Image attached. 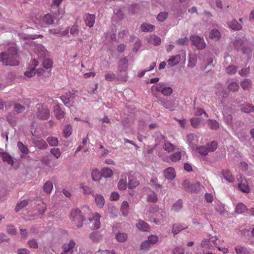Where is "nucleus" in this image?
Listing matches in <instances>:
<instances>
[{"mask_svg":"<svg viewBox=\"0 0 254 254\" xmlns=\"http://www.w3.org/2000/svg\"><path fill=\"white\" fill-rule=\"evenodd\" d=\"M1 158L4 162H7V164L10 165H13V160L11 155L6 152H3L1 154Z\"/></svg>","mask_w":254,"mask_h":254,"instance_id":"obj_26","label":"nucleus"},{"mask_svg":"<svg viewBox=\"0 0 254 254\" xmlns=\"http://www.w3.org/2000/svg\"><path fill=\"white\" fill-rule=\"evenodd\" d=\"M151 245L149 243V242L147 241H144L140 245V248L141 250H148L151 247Z\"/></svg>","mask_w":254,"mask_h":254,"instance_id":"obj_64","label":"nucleus"},{"mask_svg":"<svg viewBox=\"0 0 254 254\" xmlns=\"http://www.w3.org/2000/svg\"><path fill=\"white\" fill-rule=\"evenodd\" d=\"M127 187V180L126 179L125 180H120L118 184V188L120 190H125L126 189Z\"/></svg>","mask_w":254,"mask_h":254,"instance_id":"obj_59","label":"nucleus"},{"mask_svg":"<svg viewBox=\"0 0 254 254\" xmlns=\"http://www.w3.org/2000/svg\"><path fill=\"white\" fill-rule=\"evenodd\" d=\"M235 250L237 254H251L249 250L244 246H237Z\"/></svg>","mask_w":254,"mask_h":254,"instance_id":"obj_25","label":"nucleus"},{"mask_svg":"<svg viewBox=\"0 0 254 254\" xmlns=\"http://www.w3.org/2000/svg\"><path fill=\"white\" fill-rule=\"evenodd\" d=\"M70 96V93L62 96L61 99L65 106H68V104L69 103V98Z\"/></svg>","mask_w":254,"mask_h":254,"instance_id":"obj_60","label":"nucleus"},{"mask_svg":"<svg viewBox=\"0 0 254 254\" xmlns=\"http://www.w3.org/2000/svg\"><path fill=\"white\" fill-rule=\"evenodd\" d=\"M34 51L37 56L41 59L46 57L48 52L46 48L43 45L41 44L36 45Z\"/></svg>","mask_w":254,"mask_h":254,"instance_id":"obj_9","label":"nucleus"},{"mask_svg":"<svg viewBox=\"0 0 254 254\" xmlns=\"http://www.w3.org/2000/svg\"><path fill=\"white\" fill-rule=\"evenodd\" d=\"M101 175L104 178H110L113 175V171L109 168H104L102 170Z\"/></svg>","mask_w":254,"mask_h":254,"instance_id":"obj_36","label":"nucleus"},{"mask_svg":"<svg viewBox=\"0 0 254 254\" xmlns=\"http://www.w3.org/2000/svg\"><path fill=\"white\" fill-rule=\"evenodd\" d=\"M191 44L198 50H202L206 47V43L203 38L197 35H191L190 37Z\"/></svg>","mask_w":254,"mask_h":254,"instance_id":"obj_5","label":"nucleus"},{"mask_svg":"<svg viewBox=\"0 0 254 254\" xmlns=\"http://www.w3.org/2000/svg\"><path fill=\"white\" fill-rule=\"evenodd\" d=\"M36 115L41 120H47L50 117V111L47 106L38 104L36 105Z\"/></svg>","mask_w":254,"mask_h":254,"instance_id":"obj_3","label":"nucleus"},{"mask_svg":"<svg viewBox=\"0 0 254 254\" xmlns=\"http://www.w3.org/2000/svg\"><path fill=\"white\" fill-rule=\"evenodd\" d=\"M222 175L224 179L230 183L234 182V178L232 176L231 172L229 170L223 171Z\"/></svg>","mask_w":254,"mask_h":254,"instance_id":"obj_29","label":"nucleus"},{"mask_svg":"<svg viewBox=\"0 0 254 254\" xmlns=\"http://www.w3.org/2000/svg\"><path fill=\"white\" fill-rule=\"evenodd\" d=\"M70 33L74 36L78 35L79 34L78 26L76 25L72 26L70 28Z\"/></svg>","mask_w":254,"mask_h":254,"instance_id":"obj_63","label":"nucleus"},{"mask_svg":"<svg viewBox=\"0 0 254 254\" xmlns=\"http://www.w3.org/2000/svg\"><path fill=\"white\" fill-rule=\"evenodd\" d=\"M164 176L168 180H173L176 177V172L173 167H169L164 171Z\"/></svg>","mask_w":254,"mask_h":254,"instance_id":"obj_12","label":"nucleus"},{"mask_svg":"<svg viewBox=\"0 0 254 254\" xmlns=\"http://www.w3.org/2000/svg\"><path fill=\"white\" fill-rule=\"evenodd\" d=\"M209 127L214 130L217 129L219 127L218 123L215 120H209L208 121Z\"/></svg>","mask_w":254,"mask_h":254,"instance_id":"obj_48","label":"nucleus"},{"mask_svg":"<svg viewBox=\"0 0 254 254\" xmlns=\"http://www.w3.org/2000/svg\"><path fill=\"white\" fill-rule=\"evenodd\" d=\"M238 187L240 190L244 192L249 193L250 191L248 184L245 180H242L241 182L239 184Z\"/></svg>","mask_w":254,"mask_h":254,"instance_id":"obj_22","label":"nucleus"},{"mask_svg":"<svg viewBox=\"0 0 254 254\" xmlns=\"http://www.w3.org/2000/svg\"><path fill=\"white\" fill-rule=\"evenodd\" d=\"M70 219L75 222L77 227L80 228L82 227L84 218L79 209H76L71 212Z\"/></svg>","mask_w":254,"mask_h":254,"instance_id":"obj_4","label":"nucleus"},{"mask_svg":"<svg viewBox=\"0 0 254 254\" xmlns=\"http://www.w3.org/2000/svg\"><path fill=\"white\" fill-rule=\"evenodd\" d=\"M49 32L53 34H60V36L66 35L68 33V29L61 31V28H53L49 30Z\"/></svg>","mask_w":254,"mask_h":254,"instance_id":"obj_24","label":"nucleus"},{"mask_svg":"<svg viewBox=\"0 0 254 254\" xmlns=\"http://www.w3.org/2000/svg\"><path fill=\"white\" fill-rule=\"evenodd\" d=\"M0 61L5 65H19V56L17 48L15 46L7 47L5 51L0 54Z\"/></svg>","mask_w":254,"mask_h":254,"instance_id":"obj_1","label":"nucleus"},{"mask_svg":"<svg viewBox=\"0 0 254 254\" xmlns=\"http://www.w3.org/2000/svg\"><path fill=\"white\" fill-rule=\"evenodd\" d=\"M241 110L243 112L250 113L254 111V106L250 104H244L242 106Z\"/></svg>","mask_w":254,"mask_h":254,"instance_id":"obj_34","label":"nucleus"},{"mask_svg":"<svg viewBox=\"0 0 254 254\" xmlns=\"http://www.w3.org/2000/svg\"><path fill=\"white\" fill-rule=\"evenodd\" d=\"M91 176L92 180L97 182L101 179L102 175L98 170L95 169L92 171Z\"/></svg>","mask_w":254,"mask_h":254,"instance_id":"obj_33","label":"nucleus"},{"mask_svg":"<svg viewBox=\"0 0 254 254\" xmlns=\"http://www.w3.org/2000/svg\"><path fill=\"white\" fill-rule=\"evenodd\" d=\"M187 142L191 148H193L197 143V136L193 133L187 135Z\"/></svg>","mask_w":254,"mask_h":254,"instance_id":"obj_17","label":"nucleus"},{"mask_svg":"<svg viewBox=\"0 0 254 254\" xmlns=\"http://www.w3.org/2000/svg\"><path fill=\"white\" fill-rule=\"evenodd\" d=\"M96 254H117L115 250H99L96 252Z\"/></svg>","mask_w":254,"mask_h":254,"instance_id":"obj_58","label":"nucleus"},{"mask_svg":"<svg viewBox=\"0 0 254 254\" xmlns=\"http://www.w3.org/2000/svg\"><path fill=\"white\" fill-rule=\"evenodd\" d=\"M28 202L27 200H23L17 203L15 207L16 212L20 211L22 209L26 207L28 205Z\"/></svg>","mask_w":254,"mask_h":254,"instance_id":"obj_37","label":"nucleus"},{"mask_svg":"<svg viewBox=\"0 0 254 254\" xmlns=\"http://www.w3.org/2000/svg\"><path fill=\"white\" fill-rule=\"evenodd\" d=\"M146 191L147 194V200L148 202H156L158 200V197L156 193L150 189H147Z\"/></svg>","mask_w":254,"mask_h":254,"instance_id":"obj_13","label":"nucleus"},{"mask_svg":"<svg viewBox=\"0 0 254 254\" xmlns=\"http://www.w3.org/2000/svg\"><path fill=\"white\" fill-rule=\"evenodd\" d=\"M129 204L127 201H124L121 204V211L124 216H127L129 213Z\"/></svg>","mask_w":254,"mask_h":254,"instance_id":"obj_23","label":"nucleus"},{"mask_svg":"<svg viewBox=\"0 0 254 254\" xmlns=\"http://www.w3.org/2000/svg\"><path fill=\"white\" fill-rule=\"evenodd\" d=\"M53 188V183L50 181H47L43 187L44 191L47 193H50Z\"/></svg>","mask_w":254,"mask_h":254,"instance_id":"obj_41","label":"nucleus"},{"mask_svg":"<svg viewBox=\"0 0 254 254\" xmlns=\"http://www.w3.org/2000/svg\"><path fill=\"white\" fill-rule=\"evenodd\" d=\"M136 227L142 231L148 232L150 230V227L149 225L142 220H139L136 224Z\"/></svg>","mask_w":254,"mask_h":254,"instance_id":"obj_14","label":"nucleus"},{"mask_svg":"<svg viewBox=\"0 0 254 254\" xmlns=\"http://www.w3.org/2000/svg\"><path fill=\"white\" fill-rule=\"evenodd\" d=\"M43 65L45 68L48 69V68H50L52 67L53 62L51 59H46V58H45L43 59Z\"/></svg>","mask_w":254,"mask_h":254,"instance_id":"obj_46","label":"nucleus"},{"mask_svg":"<svg viewBox=\"0 0 254 254\" xmlns=\"http://www.w3.org/2000/svg\"><path fill=\"white\" fill-rule=\"evenodd\" d=\"M154 28L153 25L146 23H143L141 26V30L144 32L152 31Z\"/></svg>","mask_w":254,"mask_h":254,"instance_id":"obj_49","label":"nucleus"},{"mask_svg":"<svg viewBox=\"0 0 254 254\" xmlns=\"http://www.w3.org/2000/svg\"><path fill=\"white\" fill-rule=\"evenodd\" d=\"M168 16V13L167 12H160L157 16V19L160 22L164 21Z\"/></svg>","mask_w":254,"mask_h":254,"instance_id":"obj_54","label":"nucleus"},{"mask_svg":"<svg viewBox=\"0 0 254 254\" xmlns=\"http://www.w3.org/2000/svg\"><path fill=\"white\" fill-rule=\"evenodd\" d=\"M54 111L57 119H61L64 118V113L62 110L59 105H56L54 106Z\"/></svg>","mask_w":254,"mask_h":254,"instance_id":"obj_20","label":"nucleus"},{"mask_svg":"<svg viewBox=\"0 0 254 254\" xmlns=\"http://www.w3.org/2000/svg\"><path fill=\"white\" fill-rule=\"evenodd\" d=\"M17 146L19 149V150L24 155L27 154L29 152V150L27 148V147L24 145L22 142L21 141H18L17 142Z\"/></svg>","mask_w":254,"mask_h":254,"instance_id":"obj_42","label":"nucleus"},{"mask_svg":"<svg viewBox=\"0 0 254 254\" xmlns=\"http://www.w3.org/2000/svg\"><path fill=\"white\" fill-rule=\"evenodd\" d=\"M234 46L238 51L241 50L244 54H250L252 53L250 47L245 45L243 41L241 39L236 40L234 42Z\"/></svg>","mask_w":254,"mask_h":254,"instance_id":"obj_7","label":"nucleus"},{"mask_svg":"<svg viewBox=\"0 0 254 254\" xmlns=\"http://www.w3.org/2000/svg\"><path fill=\"white\" fill-rule=\"evenodd\" d=\"M228 88L230 91L235 92L239 88V85L238 82L231 81L228 85Z\"/></svg>","mask_w":254,"mask_h":254,"instance_id":"obj_35","label":"nucleus"},{"mask_svg":"<svg viewBox=\"0 0 254 254\" xmlns=\"http://www.w3.org/2000/svg\"><path fill=\"white\" fill-rule=\"evenodd\" d=\"M72 127L70 125H67L65 126L64 130V136L65 137H69L72 133Z\"/></svg>","mask_w":254,"mask_h":254,"instance_id":"obj_51","label":"nucleus"},{"mask_svg":"<svg viewBox=\"0 0 254 254\" xmlns=\"http://www.w3.org/2000/svg\"><path fill=\"white\" fill-rule=\"evenodd\" d=\"M183 187L186 190H188L190 191H194L199 189L201 185L199 183H196L194 185H189V182L187 180H184L183 183Z\"/></svg>","mask_w":254,"mask_h":254,"instance_id":"obj_11","label":"nucleus"},{"mask_svg":"<svg viewBox=\"0 0 254 254\" xmlns=\"http://www.w3.org/2000/svg\"><path fill=\"white\" fill-rule=\"evenodd\" d=\"M116 240L120 243L126 242L127 239V235L126 233L120 232L116 235Z\"/></svg>","mask_w":254,"mask_h":254,"instance_id":"obj_30","label":"nucleus"},{"mask_svg":"<svg viewBox=\"0 0 254 254\" xmlns=\"http://www.w3.org/2000/svg\"><path fill=\"white\" fill-rule=\"evenodd\" d=\"M84 20L86 25L89 27H92L95 21V15L93 14H87L84 17Z\"/></svg>","mask_w":254,"mask_h":254,"instance_id":"obj_18","label":"nucleus"},{"mask_svg":"<svg viewBox=\"0 0 254 254\" xmlns=\"http://www.w3.org/2000/svg\"><path fill=\"white\" fill-rule=\"evenodd\" d=\"M161 104L166 109H169L170 111L174 110V106L173 105L172 102L170 101H167L165 102H162Z\"/></svg>","mask_w":254,"mask_h":254,"instance_id":"obj_57","label":"nucleus"},{"mask_svg":"<svg viewBox=\"0 0 254 254\" xmlns=\"http://www.w3.org/2000/svg\"><path fill=\"white\" fill-rule=\"evenodd\" d=\"M148 42L155 46H158L161 43V39L156 35H152L148 39Z\"/></svg>","mask_w":254,"mask_h":254,"instance_id":"obj_27","label":"nucleus"},{"mask_svg":"<svg viewBox=\"0 0 254 254\" xmlns=\"http://www.w3.org/2000/svg\"><path fill=\"white\" fill-rule=\"evenodd\" d=\"M7 121L12 126L15 125L16 118L14 115L12 113H9L6 117Z\"/></svg>","mask_w":254,"mask_h":254,"instance_id":"obj_55","label":"nucleus"},{"mask_svg":"<svg viewBox=\"0 0 254 254\" xmlns=\"http://www.w3.org/2000/svg\"><path fill=\"white\" fill-rule=\"evenodd\" d=\"M252 81L249 79H244L241 82V86L244 90H249L251 88Z\"/></svg>","mask_w":254,"mask_h":254,"instance_id":"obj_31","label":"nucleus"},{"mask_svg":"<svg viewBox=\"0 0 254 254\" xmlns=\"http://www.w3.org/2000/svg\"><path fill=\"white\" fill-rule=\"evenodd\" d=\"M237 69L238 67L236 66L231 65L225 68V71L227 74L233 75L236 73Z\"/></svg>","mask_w":254,"mask_h":254,"instance_id":"obj_43","label":"nucleus"},{"mask_svg":"<svg viewBox=\"0 0 254 254\" xmlns=\"http://www.w3.org/2000/svg\"><path fill=\"white\" fill-rule=\"evenodd\" d=\"M47 141L51 146H56L58 144V139L56 137L49 136L47 138Z\"/></svg>","mask_w":254,"mask_h":254,"instance_id":"obj_44","label":"nucleus"},{"mask_svg":"<svg viewBox=\"0 0 254 254\" xmlns=\"http://www.w3.org/2000/svg\"><path fill=\"white\" fill-rule=\"evenodd\" d=\"M189 39L187 37L179 39L176 41V44L181 46L188 45L189 44Z\"/></svg>","mask_w":254,"mask_h":254,"instance_id":"obj_56","label":"nucleus"},{"mask_svg":"<svg viewBox=\"0 0 254 254\" xmlns=\"http://www.w3.org/2000/svg\"><path fill=\"white\" fill-rule=\"evenodd\" d=\"M156 90L165 96H169L173 92L172 88L164 83L160 82L154 86Z\"/></svg>","mask_w":254,"mask_h":254,"instance_id":"obj_6","label":"nucleus"},{"mask_svg":"<svg viewBox=\"0 0 254 254\" xmlns=\"http://www.w3.org/2000/svg\"><path fill=\"white\" fill-rule=\"evenodd\" d=\"M28 246L33 249H37L38 248V244L37 242L35 239H31L27 242Z\"/></svg>","mask_w":254,"mask_h":254,"instance_id":"obj_61","label":"nucleus"},{"mask_svg":"<svg viewBox=\"0 0 254 254\" xmlns=\"http://www.w3.org/2000/svg\"><path fill=\"white\" fill-rule=\"evenodd\" d=\"M227 24L228 27L233 30L239 31L242 29V26L235 19L228 22Z\"/></svg>","mask_w":254,"mask_h":254,"instance_id":"obj_15","label":"nucleus"},{"mask_svg":"<svg viewBox=\"0 0 254 254\" xmlns=\"http://www.w3.org/2000/svg\"><path fill=\"white\" fill-rule=\"evenodd\" d=\"M128 65V61L127 58H124L119 62L118 68L120 72L127 70Z\"/></svg>","mask_w":254,"mask_h":254,"instance_id":"obj_19","label":"nucleus"},{"mask_svg":"<svg viewBox=\"0 0 254 254\" xmlns=\"http://www.w3.org/2000/svg\"><path fill=\"white\" fill-rule=\"evenodd\" d=\"M42 19L43 22L45 23L46 24H52L54 22V19L52 16L49 14L45 15L43 17Z\"/></svg>","mask_w":254,"mask_h":254,"instance_id":"obj_45","label":"nucleus"},{"mask_svg":"<svg viewBox=\"0 0 254 254\" xmlns=\"http://www.w3.org/2000/svg\"><path fill=\"white\" fill-rule=\"evenodd\" d=\"M95 200L96 205L99 208H102L105 203V200L104 197L101 194H96L95 196Z\"/></svg>","mask_w":254,"mask_h":254,"instance_id":"obj_28","label":"nucleus"},{"mask_svg":"<svg viewBox=\"0 0 254 254\" xmlns=\"http://www.w3.org/2000/svg\"><path fill=\"white\" fill-rule=\"evenodd\" d=\"M181 55L179 54L171 56L167 61L168 64L170 66H173L177 65L181 61Z\"/></svg>","mask_w":254,"mask_h":254,"instance_id":"obj_16","label":"nucleus"},{"mask_svg":"<svg viewBox=\"0 0 254 254\" xmlns=\"http://www.w3.org/2000/svg\"><path fill=\"white\" fill-rule=\"evenodd\" d=\"M215 88L217 89V90L215 91V94L219 97L220 96H222V97H223L224 94H225V91L223 89L222 85L220 83L217 84L215 85Z\"/></svg>","mask_w":254,"mask_h":254,"instance_id":"obj_40","label":"nucleus"},{"mask_svg":"<svg viewBox=\"0 0 254 254\" xmlns=\"http://www.w3.org/2000/svg\"><path fill=\"white\" fill-rule=\"evenodd\" d=\"M182 207L183 201L181 199H179L174 203L172 210L175 212H178L182 209Z\"/></svg>","mask_w":254,"mask_h":254,"instance_id":"obj_38","label":"nucleus"},{"mask_svg":"<svg viewBox=\"0 0 254 254\" xmlns=\"http://www.w3.org/2000/svg\"><path fill=\"white\" fill-rule=\"evenodd\" d=\"M246 210V205L242 203H238L235 208L236 212L238 214L242 213L245 212Z\"/></svg>","mask_w":254,"mask_h":254,"instance_id":"obj_47","label":"nucleus"},{"mask_svg":"<svg viewBox=\"0 0 254 254\" xmlns=\"http://www.w3.org/2000/svg\"><path fill=\"white\" fill-rule=\"evenodd\" d=\"M196 58L195 56L190 57L188 64V67L191 68L194 67L196 65Z\"/></svg>","mask_w":254,"mask_h":254,"instance_id":"obj_52","label":"nucleus"},{"mask_svg":"<svg viewBox=\"0 0 254 254\" xmlns=\"http://www.w3.org/2000/svg\"><path fill=\"white\" fill-rule=\"evenodd\" d=\"M50 152L57 159L59 158L61 155L60 150L58 148H53L51 149Z\"/></svg>","mask_w":254,"mask_h":254,"instance_id":"obj_62","label":"nucleus"},{"mask_svg":"<svg viewBox=\"0 0 254 254\" xmlns=\"http://www.w3.org/2000/svg\"><path fill=\"white\" fill-rule=\"evenodd\" d=\"M217 147V142L213 141L210 143H207L205 146H200L196 147L197 152L201 155H206L209 152H213Z\"/></svg>","mask_w":254,"mask_h":254,"instance_id":"obj_2","label":"nucleus"},{"mask_svg":"<svg viewBox=\"0 0 254 254\" xmlns=\"http://www.w3.org/2000/svg\"><path fill=\"white\" fill-rule=\"evenodd\" d=\"M182 154L180 152H176L173 153L170 157V159L173 162H177L181 159Z\"/></svg>","mask_w":254,"mask_h":254,"instance_id":"obj_50","label":"nucleus"},{"mask_svg":"<svg viewBox=\"0 0 254 254\" xmlns=\"http://www.w3.org/2000/svg\"><path fill=\"white\" fill-rule=\"evenodd\" d=\"M187 228L186 226H183L181 224H175L173 225L172 232L174 235L178 234L181 231Z\"/></svg>","mask_w":254,"mask_h":254,"instance_id":"obj_32","label":"nucleus"},{"mask_svg":"<svg viewBox=\"0 0 254 254\" xmlns=\"http://www.w3.org/2000/svg\"><path fill=\"white\" fill-rule=\"evenodd\" d=\"M220 33L217 29H213L209 32V37L211 39L217 41L220 39Z\"/></svg>","mask_w":254,"mask_h":254,"instance_id":"obj_21","label":"nucleus"},{"mask_svg":"<svg viewBox=\"0 0 254 254\" xmlns=\"http://www.w3.org/2000/svg\"><path fill=\"white\" fill-rule=\"evenodd\" d=\"M100 215L98 213H95L93 215L92 218H89L90 224H92L91 227L92 229H98L100 227Z\"/></svg>","mask_w":254,"mask_h":254,"instance_id":"obj_8","label":"nucleus"},{"mask_svg":"<svg viewBox=\"0 0 254 254\" xmlns=\"http://www.w3.org/2000/svg\"><path fill=\"white\" fill-rule=\"evenodd\" d=\"M163 148L168 152H171L174 150L175 146L170 142L165 140Z\"/></svg>","mask_w":254,"mask_h":254,"instance_id":"obj_39","label":"nucleus"},{"mask_svg":"<svg viewBox=\"0 0 254 254\" xmlns=\"http://www.w3.org/2000/svg\"><path fill=\"white\" fill-rule=\"evenodd\" d=\"M25 109V107L18 103H16L14 105V110L17 113H22Z\"/></svg>","mask_w":254,"mask_h":254,"instance_id":"obj_53","label":"nucleus"},{"mask_svg":"<svg viewBox=\"0 0 254 254\" xmlns=\"http://www.w3.org/2000/svg\"><path fill=\"white\" fill-rule=\"evenodd\" d=\"M75 243L73 240H70L68 243H65L63 245V251L61 254H72V249L74 247Z\"/></svg>","mask_w":254,"mask_h":254,"instance_id":"obj_10","label":"nucleus"}]
</instances>
